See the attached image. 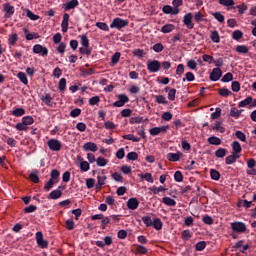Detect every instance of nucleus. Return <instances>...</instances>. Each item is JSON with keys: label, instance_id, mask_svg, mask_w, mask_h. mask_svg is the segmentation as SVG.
Wrapping results in <instances>:
<instances>
[{"label": "nucleus", "instance_id": "47", "mask_svg": "<svg viewBox=\"0 0 256 256\" xmlns=\"http://www.w3.org/2000/svg\"><path fill=\"white\" fill-rule=\"evenodd\" d=\"M235 135L239 141H242V143H245L247 141V135L245 133L241 132L240 130H237L235 132Z\"/></svg>", "mask_w": 256, "mask_h": 256}, {"label": "nucleus", "instance_id": "15", "mask_svg": "<svg viewBox=\"0 0 256 256\" xmlns=\"http://www.w3.org/2000/svg\"><path fill=\"white\" fill-rule=\"evenodd\" d=\"M76 7H79V0H71L64 3L65 11H71V9H75Z\"/></svg>", "mask_w": 256, "mask_h": 256}, {"label": "nucleus", "instance_id": "48", "mask_svg": "<svg viewBox=\"0 0 256 256\" xmlns=\"http://www.w3.org/2000/svg\"><path fill=\"white\" fill-rule=\"evenodd\" d=\"M236 51L237 53L247 54L249 53V47H247L246 45H238L236 47Z\"/></svg>", "mask_w": 256, "mask_h": 256}, {"label": "nucleus", "instance_id": "14", "mask_svg": "<svg viewBox=\"0 0 256 256\" xmlns=\"http://www.w3.org/2000/svg\"><path fill=\"white\" fill-rule=\"evenodd\" d=\"M181 157H183V153L178 152V153H168L166 156V159H168V161H172L173 163L179 161L181 159Z\"/></svg>", "mask_w": 256, "mask_h": 256}, {"label": "nucleus", "instance_id": "40", "mask_svg": "<svg viewBox=\"0 0 256 256\" xmlns=\"http://www.w3.org/2000/svg\"><path fill=\"white\" fill-rule=\"evenodd\" d=\"M26 16L28 17V19H31V21H39L40 19L39 15L33 13V11L29 9L26 10Z\"/></svg>", "mask_w": 256, "mask_h": 256}, {"label": "nucleus", "instance_id": "52", "mask_svg": "<svg viewBox=\"0 0 256 256\" xmlns=\"http://www.w3.org/2000/svg\"><path fill=\"white\" fill-rule=\"evenodd\" d=\"M142 221L146 227H153V220L150 216H143Z\"/></svg>", "mask_w": 256, "mask_h": 256}, {"label": "nucleus", "instance_id": "62", "mask_svg": "<svg viewBox=\"0 0 256 256\" xmlns=\"http://www.w3.org/2000/svg\"><path fill=\"white\" fill-rule=\"evenodd\" d=\"M109 223H111V218L104 216L101 221L102 229H107V225H109Z\"/></svg>", "mask_w": 256, "mask_h": 256}, {"label": "nucleus", "instance_id": "41", "mask_svg": "<svg viewBox=\"0 0 256 256\" xmlns=\"http://www.w3.org/2000/svg\"><path fill=\"white\" fill-rule=\"evenodd\" d=\"M191 237H193V235L191 234V230H183L182 231L181 239L183 241H189L191 239Z\"/></svg>", "mask_w": 256, "mask_h": 256}, {"label": "nucleus", "instance_id": "51", "mask_svg": "<svg viewBox=\"0 0 256 256\" xmlns=\"http://www.w3.org/2000/svg\"><path fill=\"white\" fill-rule=\"evenodd\" d=\"M120 59H121V52H116L111 58L112 65H117Z\"/></svg>", "mask_w": 256, "mask_h": 256}, {"label": "nucleus", "instance_id": "20", "mask_svg": "<svg viewBox=\"0 0 256 256\" xmlns=\"http://www.w3.org/2000/svg\"><path fill=\"white\" fill-rule=\"evenodd\" d=\"M227 148H218L216 151H215V157H217L218 159H223V157H226L227 156Z\"/></svg>", "mask_w": 256, "mask_h": 256}, {"label": "nucleus", "instance_id": "32", "mask_svg": "<svg viewBox=\"0 0 256 256\" xmlns=\"http://www.w3.org/2000/svg\"><path fill=\"white\" fill-rule=\"evenodd\" d=\"M210 39L213 41V43H220L221 37L219 36V32L217 30L212 31Z\"/></svg>", "mask_w": 256, "mask_h": 256}, {"label": "nucleus", "instance_id": "13", "mask_svg": "<svg viewBox=\"0 0 256 256\" xmlns=\"http://www.w3.org/2000/svg\"><path fill=\"white\" fill-rule=\"evenodd\" d=\"M61 27H62V33H67V31H69V14L68 13H65L63 15Z\"/></svg>", "mask_w": 256, "mask_h": 256}, {"label": "nucleus", "instance_id": "28", "mask_svg": "<svg viewBox=\"0 0 256 256\" xmlns=\"http://www.w3.org/2000/svg\"><path fill=\"white\" fill-rule=\"evenodd\" d=\"M172 31H175V25L173 24H166L161 28V33L167 34V33H171Z\"/></svg>", "mask_w": 256, "mask_h": 256}, {"label": "nucleus", "instance_id": "30", "mask_svg": "<svg viewBox=\"0 0 256 256\" xmlns=\"http://www.w3.org/2000/svg\"><path fill=\"white\" fill-rule=\"evenodd\" d=\"M29 179L32 181V183H39V171H32L29 175Z\"/></svg>", "mask_w": 256, "mask_h": 256}, {"label": "nucleus", "instance_id": "49", "mask_svg": "<svg viewBox=\"0 0 256 256\" xmlns=\"http://www.w3.org/2000/svg\"><path fill=\"white\" fill-rule=\"evenodd\" d=\"M208 143H210V145H221V140L219 137L212 136L208 138Z\"/></svg>", "mask_w": 256, "mask_h": 256}, {"label": "nucleus", "instance_id": "4", "mask_svg": "<svg viewBox=\"0 0 256 256\" xmlns=\"http://www.w3.org/2000/svg\"><path fill=\"white\" fill-rule=\"evenodd\" d=\"M231 229L234 233H245L247 231V225L243 222H232Z\"/></svg>", "mask_w": 256, "mask_h": 256}, {"label": "nucleus", "instance_id": "22", "mask_svg": "<svg viewBox=\"0 0 256 256\" xmlns=\"http://www.w3.org/2000/svg\"><path fill=\"white\" fill-rule=\"evenodd\" d=\"M61 173L57 169H53L50 173V180L54 181L55 183L59 182V177Z\"/></svg>", "mask_w": 256, "mask_h": 256}, {"label": "nucleus", "instance_id": "57", "mask_svg": "<svg viewBox=\"0 0 256 256\" xmlns=\"http://www.w3.org/2000/svg\"><path fill=\"white\" fill-rule=\"evenodd\" d=\"M141 179H145V181H147L148 183H153V175H151V173H145V174H141L140 175Z\"/></svg>", "mask_w": 256, "mask_h": 256}, {"label": "nucleus", "instance_id": "29", "mask_svg": "<svg viewBox=\"0 0 256 256\" xmlns=\"http://www.w3.org/2000/svg\"><path fill=\"white\" fill-rule=\"evenodd\" d=\"M149 191H151L154 195H159V193H162L163 191H167V188L163 187V186H153L149 188Z\"/></svg>", "mask_w": 256, "mask_h": 256}, {"label": "nucleus", "instance_id": "7", "mask_svg": "<svg viewBox=\"0 0 256 256\" xmlns=\"http://www.w3.org/2000/svg\"><path fill=\"white\" fill-rule=\"evenodd\" d=\"M3 11L5 13L4 17H6V19H10V17L15 15V6L11 5L10 3H4Z\"/></svg>", "mask_w": 256, "mask_h": 256}, {"label": "nucleus", "instance_id": "19", "mask_svg": "<svg viewBox=\"0 0 256 256\" xmlns=\"http://www.w3.org/2000/svg\"><path fill=\"white\" fill-rule=\"evenodd\" d=\"M83 149L84 151H92L95 153V151H97V144L93 142H87L84 144Z\"/></svg>", "mask_w": 256, "mask_h": 256}, {"label": "nucleus", "instance_id": "8", "mask_svg": "<svg viewBox=\"0 0 256 256\" xmlns=\"http://www.w3.org/2000/svg\"><path fill=\"white\" fill-rule=\"evenodd\" d=\"M183 23L187 29H193V27H195V24L193 23V13L189 12L184 15Z\"/></svg>", "mask_w": 256, "mask_h": 256}, {"label": "nucleus", "instance_id": "12", "mask_svg": "<svg viewBox=\"0 0 256 256\" xmlns=\"http://www.w3.org/2000/svg\"><path fill=\"white\" fill-rule=\"evenodd\" d=\"M139 200L137 198H130L128 199L126 205L127 208L131 211H135V209H139Z\"/></svg>", "mask_w": 256, "mask_h": 256}, {"label": "nucleus", "instance_id": "37", "mask_svg": "<svg viewBox=\"0 0 256 256\" xmlns=\"http://www.w3.org/2000/svg\"><path fill=\"white\" fill-rule=\"evenodd\" d=\"M252 102H253V97L249 96L244 100L240 101L238 103V107H247V105H251Z\"/></svg>", "mask_w": 256, "mask_h": 256}, {"label": "nucleus", "instance_id": "23", "mask_svg": "<svg viewBox=\"0 0 256 256\" xmlns=\"http://www.w3.org/2000/svg\"><path fill=\"white\" fill-rule=\"evenodd\" d=\"M17 41H19V35H17V33L9 35L8 45L15 46L17 45Z\"/></svg>", "mask_w": 256, "mask_h": 256}, {"label": "nucleus", "instance_id": "25", "mask_svg": "<svg viewBox=\"0 0 256 256\" xmlns=\"http://www.w3.org/2000/svg\"><path fill=\"white\" fill-rule=\"evenodd\" d=\"M152 227H154L156 231H161L163 229V222L159 218H155L152 222Z\"/></svg>", "mask_w": 256, "mask_h": 256}, {"label": "nucleus", "instance_id": "55", "mask_svg": "<svg viewBox=\"0 0 256 256\" xmlns=\"http://www.w3.org/2000/svg\"><path fill=\"white\" fill-rule=\"evenodd\" d=\"M205 247H207V242H205V241H200V242L196 243V245H195L196 251H204Z\"/></svg>", "mask_w": 256, "mask_h": 256}, {"label": "nucleus", "instance_id": "5", "mask_svg": "<svg viewBox=\"0 0 256 256\" xmlns=\"http://www.w3.org/2000/svg\"><path fill=\"white\" fill-rule=\"evenodd\" d=\"M36 242L40 249H47V247H49V242L43 239V232L41 231L36 233Z\"/></svg>", "mask_w": 256, "mask_h": 256}, {"label": "nucleus", "instance_id": "45", "mask_svg": "<svg viewBox=\"0 0 256 256\" xmlns=\"http://www.w3.org/2000/svg\"><path fill=\"white\" fill-rule=\"evenodd\" d=\"M232 39H234V41H239L243 39V32L241 30H235L232 33Z\"/></svg>", "mask_w": 256, "mask_h": 256}, {"label": "nucleus", "instance_id": "9", "mask_svg": "<svg viewBox=\"0 0 256 256\" xmlns=\"http://www.w3.org/2000/svg\"><path fill=\"white\" fill-rule=\"evenodd\" d=\"M168 130L169 126L154 127L149 130V133L152 137H156V135H159L160 133H167Z\"/></svg>", "mask_w": 256, "mask_h": 256}, {"label": "nucleus", "instance_id": "36", "mask_svg": "<svg viewBox=\"0 0 256 256\" xmlns=\"http://www.w3.org/2000/svg\"><path fill=\"white\" fill-rule=\"evenodd\" d=\"M17 77L23 85H27L29 83V80L27 79V74L25 72H18Z\"/></svg>", "mask_w": 256, "mask_h": 256}, {"label": "nucleus", "instance_id": "43", "mask_svg": "<svg viewBox=\"0 0 256 256\" xmlns=\"http://www.w3.org/2000/svg\"><path fill=\"white\" fill-rule=\"evenodd\" d=\"M12 115L14 117H23V115H25V109L24 108H16L12 111Z\"/></svg>", "mask_w": 256, "mask_h": 256}, {"label": "nucleus", "instance_id": "2", "mask_svg": "<svg viewBox=\"0 0 256 256\" xmlns=\"http://www.w3.org/2000/svg\"><path fill=\"white\" fill-rule=\"evenodd\" d=\"M35 55H40L41 57H47L49 55V49L41 44H36L32 49Z\"/></svg>", "mask_w": 256, "mask_h": 256}, {"label": "nucleus", "instance_id": "58", "mask_svg": "<svg viewBox=\"0 0 256 256\" xmlns=\"http://www.w3.org/2000/svg\"><path fill=\"white\" fill-rule=\"evenodd\" d=\"M205 16L203 15V13L201 12H196L195 16H194V20L196 21V23H202V21H205Z\"/></svg>", "mask_w": 256, "mask_h": 256}, {"label": "nucleus", "instance_id": "44", "mask_svg": "<svg viewBox=\"0 0 256 256\" xmlns=\"http://www.w3.org/2000/svg\"><path fill=\"white\" fill-rule=\"evenodd\" d=\"M23 125H33L35 123V119H33V116H24L22 118Z\"/></svg>", "mask_w": 256, "mask_h": 256}, {"label": "nucleus", "instance_id": "63", "mask_svg": "<svg viewBox=\"0 0 256 256\" xmlns=\"http://www.w3.org/2000/svg\"><path fill=\"white\" fill-rule=\"evenodd\" d=\"M175 95H177V89H170L168 92V99L169 101H175Z\"/></svg>", "mask_w": 256, "mask_h": 256}, {"label": "nucleus", "instance_id": "3", "mask_svg": "<svg viewBox=\"0 0 256 256\" xmlns=\"http://www.w3.org/2000/svg\"><path fill=\"white\" fill-rule=\"evenodd\" d=\"M147 69L150 73H157L161 70V62L158 60H148Z\"/></svg>", "mask_w": 256, "mask_h": 256}, {"label": "nucleus", "instance_id": "39", "mask_svg": "<svg viewBox=\"0 0 256 256\" xmlns=\"http://www.w3.org/2000/svg\"><path fill=\"white\" fill-rule=\"evenodd\" d=\"M122 137L123 139H126L127 141H132L133 143H139V141H141V138L136 137L133 134L124 135Z\"/></svg>", "mask_w": 256, "mask_h": 256}, {"label": "nucleus", "instance_id": "26", "mask_svg": "<svg viewBox=\"0 0 256 256\" xmlns=\"http://www.w3.org/2000/svg\"><path fill=\"white\" fill-rule=\"evenodd\" d=\"M92 52H93V48H91V46H88V47L82 46L79 48V53L81 55H87L89 57V55H91Z\"/></svg>", "mask_w": 256, "mask_h": 256}, {"label": "nucleus", "instance_id": "50", "mask_svg": "<svg viewBox=\"0 0 256 256\" xmlns=\"http://www.w3.org/2000/svg\"><path fill=\"white\" fill-rule=\"evenodd\" d=\"M91 169V166L89 165V162L87 161H82L80 163V170L83 171L84 173H87Z\"/></svg>", "mask_w": 256, "mask_h": 256}, {"label": "nucleus", "instance_id": "60", "mask_svg": "<svg viewBox=\"0 0 256 256\" xmlns=\"http://www.w3.org/2000/svg\"><path fill=\"white\" fill-rule=\"evenodd\" d=\"M96 27H98V29H101V31H109V25L104 22H97Z\"/></svg>", "mask_w": 256, "mask_h": 256}, {"label": "nucleus", "instance_id": "24", "mask_svg": "<svg viewBox=\"0 0 256 256\" xmlns=\"http://www.w3.org/2000/svg\"><path fill=\"white\" fill-rule=\"evenodd\" d=\"M241 113H243V110L232 107L230 110V117H233L234 119H239V117H241Z\"/></svg>", "mask_w": 256, "mask_h": 256}, {"label": "nucleus", "instance_id": "11", "mask_svg": "<svg viewBox=\"0 0 256 256\" xmlns=\"http://www.w3.org/2000/svg\"><path fill=\"white\" fill-rule=\"evenodd\" d=\"M223 75L221 68H214L210 73V81H219Z\"/></svg>", "mask_w": 256, "mask_h": 256}, {"label": "nucleus", "instance_id": "64", "mask_svg": "<svg viewBox=\"0 0 256 256\" xmlns=\"http://www.w3.org/2000/svg\"><path fill=\"white\" fill-rule=\"evenodd\" d=\"M81 45H82V47H90L89 46V38L85 34H83L81 36Z\"/></svg>", "mask_w": 256, "mask_h": 256}, {"label": "nucleus", "instance_id": "34", "mask_svg": "<svg viewBox=\"0 0 256 256\" xmlns=\"http://www.w3.org/2000/svg\"><path fill=\"white\" fill-rule=\"evenodd\" d=\"M41 101H43L45 105H48V107H51L53 103V97H51V94H46L45 96H42Z\"/></svg>", "mask_w": 256, "mask_h": 256}, {"label": "nucleus", "instance_id": "1", "mask_svg": "<svg viewBox=\"0 0 256 256\" xmlns=\"http://www.w3.org/2000/svg\"><path fill=\"white\" fill-rule=\"evenodd\" d=\"M128 25L129 20H123L120 17H116L110 24V29H118V31H121V29H125V27H127Z\"/></svg>", "mask_w": 256, "mask_h": 256}, {"label": "nucleus", "instance_id": "38", "mask_svg": "<svg viewBox=\"0 0 256 256\" xmlns=\"http://www.w3.org/2000/svg\"><path fill=\"white\" fill-rule=\"evenodd\" d=\"M155 99L158 105H168L169 103V101H167V98H165V96L163 95H156Z\"/></svg>", "mask_w": 256, "mask_h": 256}, {"label": "nucleus", "instance_id": "53", "mask_svg": "<svg viewBox=\"0 0 256 256\" xmlns=\"http://www.w3.org/2000/svg\"><path fill=\"white\" fill-rule=\"evenodd\" d=\"M58 89H59V91H65V89H67V79L61 78L59 80Z\"/></svg>", "mask_w": 256, "mask_h": 256}, {"label": "nucleus", "instance_id": "54", "mask_svg": "<svg viewBox=\"0 0 256 256\" xmlns=\"http://www.w3.org/2000/svg\"><path fill=\"white\" fill-rule=\"evenodd\" d=\"M231 89L234 93H239L241 91V84L238 81H233L231 84Z\"/></svg>", "mask_w": 256, "mask_h": 256}, {"label": "nucleus", "instance_id": "21", "mask_svg": "<svg viewBox=\"0 0 256 256\" xmlns=\"http://www.w3.org/2000/svg\"><path fill=\"white\" fill-rule=\"evenodd\" d=\"M162 203H164V205H167L168 207H175V205H177V201H175V199L171 197H164L162 199Z\"/></svg>", "mask_w": 256, "mask_h": 256}, {"label": "nucleus", "instance_id": "46", "mask_svg": "<svg viewBox=\"0 0 256 256\" xmlns=\"http://www.w3.org/2000/svg\"><path fill=\"white\" fill-rule=\"evenodd\" d=\"M219 95H221V97H229V95H233V92L226 87H223L219 89Z\"/></svg>", "mask_w": 256, "mask_h": 256}, {"label": "nucleus", "instance_id": "27", "mask_svg": "<svg viewBox=\"0 0 256 256\" xmlns=\"http://www.w3.org/2000/svg\"><path fill=\"white\" fill-rule=\"evenodd\" d=\"M136 253L138 255H147V253H149V249H147L145 246L143 245H136Z\"/></svg>", "mask_w": 256, "mask_h": 256}, {"label": "nucleus", "instance_id": "42", "mask_svg": "<svg viewBox=\"0 0 256 256\" xmlns=\"http://www.w3.org/2000/svg\"><path fill=\"white\" fill-rule=\"evenodd\" d=\"M210 176L213 181H219V179H221V173L215 169L210 170Z\"/></svg>", "mask_w": 256, "mask_h": 256}, {"label": "nucleus", "instance_id": "31", "mask_svg": "<svg viewBox=\"0 0 256 256\" xmlns=\"http://www.w3.org/2000/svg\"><path fill=\"white\" fill-rule=\"evenodd\" d=\"M231 146L233 149L232 154L241 153V151H243V148L241 147V143H239V141H234Z\"/></svg>", "mask_w": 256, "mask_h": 256}, {"label": "nucleus", "instance_id": "6", "mask_svg": "<svg viewBox=\"0 0 256 256\" xmlns=\"http://www.w3.org/2000/svg\"><path fill=\"white\" fill-rule=\"evenodd\" d=\"M50 151H61V147H63V144L61 143V141L57 140V139H50L47 143Z\"/></svg>", "mask_w": 256, "mask_h": 256}, {"label": "nucleus", "instance_id": "10", "mask_svg": "<svg viewBox=\"0 0 256 256\" xmlns=\"http://www.w3.org/2000/svg\"><path fill=\"white\" fill-rule=\"evenodd\" d=\"M125 103H129V97L125 94L118 95V101L113 103L114 107H123Z\"/></svg>", "mask_w": 256, "mask_h": 256}, {"label": "nucleus", "instance_id": "18", "mask_svg": "<svg viewBox=\"0 0 256 256\" xmlns=\"http://www.w3.org/2000/svg\"><path fill=\"white\" fill-rule=\"evenodd\" d=\"M62 195H63V192L61 190H53L52 192H50L48 199H53V200L61 199Z\"/></svg>", "mask_w": 256, "mask_h": 256}, {"label": "nucleus", "instance_id": "59", "mask_svg": "<svg viewBox=\"0 0 256 256\" xmlns=\"http://www.w3.org/2000/svg\"><path fill=\"white\" fill-rule=\"evenodd\" d=\"M100 101H101V98H99V96H93L92 98L89 99V105L94 107V105H99Z\"/></svg>", "mask_w": 256, "mask_h": 256}, {"label": "nucleus", "instance_id": "56", "mask_svg": "<svg viewBox=\"0 0 256 256\" xmlns=\"http://www.w3.org/2000/svg\"><path fill=\"white\" fill-rule=\"evenodd\" d=\"M222 83H229V81H233V73L228 72L226 73L222 79H221Z\"/></svg>", "mask_w": 256, "mask_h": 256}, {"label": "nucleus", "instance_id": "16", "mask_svg": "<svg viewBox=\"0 0 256 256\" xmlns=\"http://www.w3.org/2000/svg\"><path fill=\"white\" fill-rule=\"evenodd\" d=\"M105 181H107V176L104 173L98 174L96 189H101L105 185Z\"/></svg>", "mask_w": 256, "mask_h": 256}, {"label": "nucleus", "instance_id": "33", "mask_svg": "<svg viewBox=\"0 0 256 256\" xmlns=\"http://www.w3.org/2000/svg\"><path fill=\"white\" fill-rule=\"evenodd\" d=\"M213 131H218V133H224L225 127L221 126V121H216L212 126Z\"/></svg>", "mask_w": 256, "mask_h": 256}, {"label": "nucleus", "instance_id": "61", "mask_svg": "<svg viewBox=\"0 0 256 256\" xmlns=\"http://www.w3.org/2000/svg\"><path fill=\"white\" fill-rule=\"evenodd\" d=\"M202 59H203L204 63H208L209 65H211V63H213V61L215 60V58H213V56L208 55V54H204L202 56Z\"/></svg>", "mask_w": 256, "mask_h": 256}, {"label": "nucleus", "instance_id": "35", "mask_svg": "<svg viewBox=\"0 0 256 256\" xmlns=\"http://www.w3.org/2000/svg\"><path fill=\"white\" fill-rule=\"evenodd\" d=\"M212 16L216 21H218V23H225V16L221 14V12H213Z\"/></svg>", "mask_w": 256, "mask_h": 256}, {"label": "nucleus", "instance_id": "17", "mask_svg": "<svg viewBox=\"0 0 256 256\" xmlns=\"http://www.w3.org/2000/svg\"><path fill=\"white\" fill-rule=\"evenodd\" d=\"M219 4L224 7H228L227 11H231V9H233V5H235V0H219Z\"/></svg>", "mask_w": 256, "mask_h": 256}]
</instances>
